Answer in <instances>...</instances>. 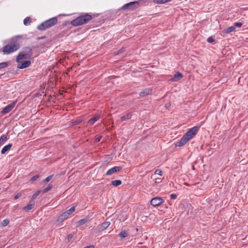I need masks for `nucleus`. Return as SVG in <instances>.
Wrapping results in <instances>:
<instances>
[{"label": "nucleus", "mask_w": 248, "mask_h": 248, "mask_svg": "<svg viewBox=\"0 0 248 248\" xmlns=\"http://www.w3.org/2000/svg\"><path fill=\"white\" fill-rule=\"evenodd\" d=\"M75 211V208L74 206L72 207L70 209H69L67 211L65 212V213L66 214L67 216L68 217L70 215L73 213Z\"/></svg>", "instance_id": "obj_26"}, {"label": "nucleus", "mask_w": 248, "mask_h": 248, "mask_svg": "<svg viewBox=\"0 0 248 248\" xmlns=\"http://www.w3.org/2000/svg\"><path fill=\"white\" fill-rule=\"evenodd\" d=\"M92 19V16L88 13H86L72 20L70 24L73 26L77 27L86 24Z\"/></svg>", "instance_id": "obj_2"}, {"label": "nucleus", "mask_w": 248, "mask_h": 248, "mask_svg": "<svg viewBox=\"0 0 248 248\" xmlns=\"http://www.w3.org/2000/svg\"><path fill=\"white\" fill-rule=\"evenodd\" d=\"M57 18L54 17L40 24L37 26V28L40 31H44L54 26L57 23Z\"/></svg>", "instance_id": "obj_4"}, {"label": "nucleus", "mask_w": 248, "mask_h": 248, "mask_svg": "<svg viewBox=\"0 0 248 248\" xmlns=\"http://www.w3.org/2000/svg\"><path fill=\"white\" fill-rule=\"evenodd\" d=\"M139 6V2L138 1H132L125 4L123 6L122 9L123 10H134Z\"/></svg>", "instance_id": "obj_5"}, {"label": "nucleus", "mask_w": 248, "mask_h": 248, "mask_svg": "<svg viewBox=\"0 0 248 248\" xmlns=\"http://www.w3.org/2000/svg\"><path fill=\"white\" fill-rule=\"evenodd\" d=\"M153 1L156 4H163V0H153Z\"/></svg>", "instance_id": "obj_35"}, {"label": "nucleus", "mask_w": 248, "mask_h": 248, "mask_svg": "<svg viewBox=\"0 0 248 248\" xmlns=\"http://www.w3.org/2000/svg\"><path fill=\"white\" fill-rule=\"evenodd\" d=\"M235 30V26H231L224 29L223 32L225 33H230Z\"/></svg>", "instance_id": "obj_20"}, {"label": "nucleus", "mask_w": 248, "mask_h": 248, "mask_svg": "<svg viewBox=\"0 0 248 248\" xmlns=\"http://www.w3.org/2000/svg\"><path fill=\"white\" fill-rule=\"evenodd\" d=\"M100 118V115L99 114H96L94 117H92L88 121V124L90 125H92Z\"/></svg>", "instance_id": "obj_15"}, {"label": "nucleus", "mask_w": 248, "mask_h": 248, "mask_svg": "<svg viewBox=\"0 0 248 248\" xmlns=\"http://www.w3.org/2000/svg\"><path fill=\"white\" fill-rule=\"evenodd\" d=\"M32 55V50L31 47H25L23 49L22 53H19L16 57V62L21 63L22 59H30Z\"/></svg>", "instance_id": "obj_3"}, {"label": "nucleus", "mask_w": 248, "mask_h": 248, "mask_svg": "<svg viewBox=\"0 0 248 248\" xmlns=\"http://www.w3.org/2000/svg\"><path fill=\"white\" fill-rule=\"evenodd\" d=\"M162 179L159 178H155V185H156L157 184L160 183L162 182Z\"/></svg>", "instance_id": "obj_34"}, {"label": "nucleus", "mask_w": 248, "mask_h": 248, "mask_svg": "<svg viewBox=\"0 0 248 248\" xmlns=\"http://www.w3.org/2000/svg\"><path fill=\"white\" fill-rule=\"evenodd\" d=\"M52 187V185L51 184H49L46 188H44L43 190H42V192H43V193H46L47 192L51 190Z\"/></svg>", "instance_id": "obj_27"}, {"label": "nucleus", "mask_w": 248, "mask_h": 248, "mask_svg": "<svg viewBox=\"0 0 248 248\" xmlns=\"http://www.w3.org/2000/svg\"><path fill=\"white\" fill-rule=\"evenodd\" d=\"M8 62H3L0 63V71L4 68L7 67L8 66Z\"/></svg>", "instance_id": "obj_29"}, {"label": "nucleus", "mask_w": 248, "mask_h": 248, "mask_svg": "<svg viewBox=\"0 0 248 248\" xmlns=\"http://www.w3.org/2000/svg\"><path fill=\"white\" fill-rule=\"evenodd\" d=\"M31 22V18L30 17H27L24 20V24L26 26L29 25L30 24Z\"/></svg>", "instance_id": "obj_28"}, {"label": "nucleus", "mask_w": 248, "mask_h": 248, "mask_svg": "<svg viewBox=\"0 0 248 248\" xmlns=\"http://www.w3.org/2000/svg\"><path fill=\"white\" fill-rule=\"evenodd\" d=\"M68 217V216H67L66 214H65V212L63 213L56 219V223L57 224V225H59L61 223H62Z\"/></svg>", "instance_id": "obj_12"}, {"label": "nucleus", "mask_w": 248, "mask_h": 248, "mask_svg": "<svg viewBox=\"0 0 248 248\" xmlns=\"http://www.w3.org/2000/svg\"><path fill=\"white\" fill-rule=\"evenodd\" d=\"M88 220H89V219L88 218H84L81 219L77 222L78 225V226L82 225L85 224L86 222H87Z\"/></svg>", "instance_id": "obj_22"}, {"label": "nucleus", "mask_w": 248, "mask_h": 248, "mask_svg": "<svg viewBox=\"0 0 248 248\" xmlns=\"http://www.w3.org/2000/svg\"><path fill=\"white\" fill-rule=\"evenodd\" d=\"M21 36L17 35L11 38L8 44L2 48L4 54H10L17 51L20 47Z\"/></svg>", "instance_id": "obj_1"}, {"label": "nucleus", "mask_w": 248, "mask_h": 248, "mask_svg": "<svg viewBox=\"0 0 248 248\" xmlns=\"http://www.w3.org/2000/svg\"><path fill=\"white\" fill-rule=\"evenodd\" d=\"M122 184L121 180H117L111 181V185L114 186H117L120 185Z\"/></svg>", "instance_id": "obj_24"}, {"label": "nucleus", "mask_w": 248, "mask_h": 248, "mask_svg": "<svg viewBox=\"0 0 248 248\" xmlns=\"http://www.w3.org/2000/svg\"><path fill=\"white\" fill-rule=\"evenodd\" d=\"M242 25V23H241V22H236L234 24V25L233 26H235V27H241V26Z\"/></svg>", "instance_id": "obj_36"}, {"label": "nucleus", "mask_w": 248, "mask_h": 248, "mask_svg": "<svg viewBox=\"0 0 248 248\" xmlns=\"http://www.w3.org/2000/svg\"><path fill=\"white\" fill-rule=\"evenodd\" d=\"M101 138H102L101 136H99V137H96L94 139V142H95V143L98 142L99 141H100V140H101Z\"/></svg>", "instance_id": "obj_38"}, {"label": "nucleus", "mask_w": 248, "mask_h": 248, "mask_svg": "<svg viewBox=\"0 0 248 248\" xmlns=\"http://www.w3.org/2000/svg\"><path fill=\"white\" fill-rule=\"evenodd\" d=\"M110 224V222L106 221L98 225L97 228L99 231H103L108 228Z\"/></svg>", "instance_id": "obj_13"}, {"label": "nucleus", "mask_w": 248, "mask_h": 248, "mask_svg": "<svg viewBox=\"0 0 248 248\" xmlns=\"http://www.w3.org/2000/svg\"><path fill=\"white\" fill-rule=\"evenodd\" d=\"M171 0H163V4L171 1Z\"/></svg>", "instance_id": "obj_44"}, {"label": "nucleus", "mask_w": 248, "mask_h": 248, "mask_svg": "<svg viewBox=\"0 0 248 248\" xmlns=\"http://www.w3.org/2000/svg\"><path fill=\"white\" fill-rule=\"evenodd\" d=\"M122 169V167L120 166H115L110 169H109L106 173L107 175H111L114 173H115L119 171H120Z\"/></svg>", "instance_id": "obj_9"}, {"label": "nucleus", "mask_w": 248, "mask_h": 248, "mask_svg": "<svg viewBox=\"0 0 248 248\" xmlns=\"http://www.w3.org/2000/svg\"><path fill=\"white\" fill-rule=\"evenodd\" d=\"M128 235V233H127V232L125 231V230H123L119 234V236L121 238H125L126 237H127Z\"/></svg>", "instance_id": "obj_23"}, {"label": "nucleus", "mask_w": 248, "mask_h": 248, "mask_svg": "<svg viewBox=\"0 0 248 248\" xmlns=\"http://www.w3.org/2000/svg\"><path fill=\"white\" fill-rule=\"evenodd\" d=\"M132 114L131 113H128L126 115L122 116L121 117V119L122 121H126L127 120L130 119L131 118Z\"/></svg>", "instance_id": "obj_19"}, {"label": "nucleus", "mask_w": 248, "mask_h": 248, "mask_svg": "<svg viewBox=\"0 0 248 248\" xmlns=\"http://www.w3.org/2000/svg\"><path fill=\"white\" fill-rule=\"evenodd\" d=\"M199 126H194L189 129L187 132L184 135L188 140H190L192 139L197 133L199 129Z\"/></svg>", "instance_id": "obj_6"}, {"label": "nucleus", "mask_w": 248, "mask_h": 248, "mask_svg": "<svg viewBox=\"0 0 248 248\" xmlns=\"http://www.w3.org/2000/svg\"><path fill=\"white\" fill-rule=\"evenodd\" d=\"M7 140V136L6 135H2L0 138V145H3Z\"/></svg>", "instance_id": "obj_21"}, {"label": "nucleus", "mask_w": 248, "mask_h": 248, "mask_svg": "<svg viewBox=\"0 0 248 248\" xmlns=\"http://www.w3.org/2000/svg\"><path fill=\"white\" fill-rule=\"evenodd\" d=\"M12 146V144L9 143L7 145L5 146L1 150V153L2 154H5L6 152L10 150Z\"/></svg>", "instance_id": "obj_18"}, {"label": "nucleus", "mask_w": 248, "mask_h": 248, "mask_svg": "<svg viewBox=\"0 0 248 248\" xmlns=\"http://www.w3.org/2000/svg\"><path fill=\"white\" fill-rule=\"evenodd\" d=\"M53 175H50L48 176H47L44 181V182L45 183H48L49 181L51 180V179L53 178Z\"/></svg>", "instance_id": "obj_32"}, {"label": "nucleus", "mask_w": 248, "mask_h": 248, "mask_svg": "<svg viewBox=\"0 0 248 248\" xmlns=\"http://www.w3.org/2000/svg\"><path fill=\"white\" fill-rule=\"evenodd\" d=\"M39 177V174H36L35 175H34L33 177H32L31 179H30V181L31 182V183H33L35 181H36L38 178Z\"/></svg>", "instance_id": "obj_31"}, {"label": "nucleus", "mask_w": 248, "mask_h": 248, "mask_svg": "<svg viewBox=\"0 0 248 248\" xmlns=\"http://www.w3.org/2000/svg\"><path fill=\"white\" fill-rule=\"evenodd\" d=\"M152 92L151 88H146L140 93V97H144L147 95L151 94Z\"/></svg>", "instance_id": "obj_14"}, {"label": "nucleus", "mask_w": 248, "mask_h": 248, "mask_svg": "<svg viewBox=\"0 0 248 248\" xmlns=\"http://www.w3.org/2000/svg\"><path fill=\"white\" fill-rule=\"evenodd\" d=\"M170 197L171 199H175L177 198V195L175 194H171Z\"/></svg>", "instance_id": "obj_40"}, {"label": "nucleus", "mask_w": 248, "mask_h": 248, "mask_svg": "<svg viewBox=\"0 0 248 248\" xmlns=\"http://www.w3.org/2000/svg\"><path fill=\"white\" fill-rule=\"evenodd\" d=\"M41 192H42V190H39L36 191L34 193V194L32 196L31 200H33V201H34L35 199L40 194Z\"/></svg>", "instance_id": "obj_25"}, {"label": "nucleus", "mask_w": 248, "mask_h": 248, "mask_svg": "<svg viewBox=\"0 0 248 248\" xmlns=\"http://www.w3.org/2000/svg\"><path fill=\"white\" fill-rule=\"evenodd\" d=\"M189 140L184 135L180 140L177 141L175 146L178 147H181L185 145Z\"/></svg>", "instance_id": "obj_11"}, {"label": "nucleus", "mask_w": 248, "mask_h": 248, "mask_svg": "<svg viewBox=\"0 0 248 248\" xmlns=\"http://www.w3.org/2000/svg\"><path fill=\"white\" fill-rule=\"evenodd\" d=\"M123 52V50H122V49H119V50L117 51V52L116 54H117V55H118V54H120V53H121V52Z\"/></svg>", "instance_id": "obj_43"}, {"label": "nucleus", "mask_w": 248, "mask_h": 248, "mask_svg": "<svg viewBox=\"0 0 248 248\" xmlns=\"http://www.w3.org/2000/svg\"><path fill=\"white\" fill-rule=\"evenodd\" d=\"M16 104V102H13V103L8 105L6 106L1 111L2 114H6L10 111L15 106Z\"/></svg>", "instance_id": "obj_8"}, {"label": "nucleus", "mask_w": 248, "mask_h": 248, "mask_svg": "<svg viewBox=\"0 0 248 248\" xmlns=\"http://www.w3.org/2000/svg\"><path fill=\"white\" fill-rule=\"evenodd\" d=\"M155 174H157V175H162V174H163V172L160 170L157 169L155 171Z\"/></svg>", "instance_id": "obj_33"}, {"label": "nucleus", "mask_w": 248, "mask_h": 248, "mask_svg": "<svg viewBox=\"0 0 248 248\" xmlns=\"http://www.w3.org/2000/svg\"><path fill=\"white\" fill-rule=\"evenodd\" d=\"M163 202V200L162 198L155 197L151 200L150 203L153 206H157L161 205Z\"/></svg>", "instance_id": "obj_7"}, {"label": "nucleus", "mask_w": 248, "mask_h": 248, "mask_svg": "<svg viewBox=\"0 0 248 248\" xmlns=\"http://www.w3.org/2000/svg\"><path fill=\"white\" fill-rule=\"evenodd\" d=\"M207 41L209 43H212L215 41V39L212 36H211L207 38Z\"/></svg>", "instance_id": "obj_37"}, {"label": "nucleus", "mask_w": 248, "mask_h": 248, "mask_svg": "<svg viewBox=\"0 0 248 248\" xmlns=\"http://www.w3.org/2000/svg\"><path fill=\"white\" fill-rule=\"evenodd\" d=\"M73 235L71 234H69V235H68L67 236V239L68 240V241H70L71 239H72L73 238Z\"/></svg>", "instance_id": "obj_41"}, {"label": "nucleus", "mask_w": 248, "mask_h": 248, "mask_svg": "<svg viewBox=\"0 0 248 248\" xmlns=\"http://www.w3.org/2000/svg\"><path fill=\"white\" fill-rule=\"evenodd\" d=\"M94 246L93 245H90L88 246H86L83 248H94Z\"/></svg>", "instance_id": "obj_42"}, {"label": "nucleus", "mask_w": 248, "mask_h": 248, "mask_svg": "<svg viewBox=\"0 0 248 248\" xmlns=\"http://www.w3.org/2000/svg\"><path fill=\"white\" fill-rule=\"evenodd\" d=\"M9 222L10 221L8 219H5L2 221V222L1 223V225L3 227H5L8 225V224L9 223Z\"/></svg>", "instance_id": "obj_30"}, {"label": "nucleus", "mask_w": 248, "mask_h": 248, "mask_svg": "<svg viewBox=\"0 0 248 248\" xmlns=\"http://www.w3.org/2000/svg\"><path fill=\"white\" fill-rule=\"evenodd\" d=\"M31 64L30 61H26L22 62L21 60V63H18L17 67L19 69H24L29 67Z\"/></svg>", "instance_id": "obj_10"}, {"label": "nucleus", "mask_w": 248, "mask_h": 248, "mask_svg": "<svg viewBox=\"0 0 248 248\" xmlns=\"http://www.w3.org/2000/svg\"><path fill=\"white\" fill-rule=\"evenodd\" d=\"M35 205V202L33 200H31L29 202V203L25 207H23V210L26 211H28L31 209H32Z\"/></svg>", "instance_id": "obj_16"}, {"label": "nucleus", "mask_w": 248, "mask_h": 248, "mask_svg": "<svg viewBox=\"0 0 248 248\" xmlns=\"http://www.w3.org/2000/svg\"><path fill=\"white\" fill-rule=\"evenodd\" d=\"M21 196V193H18L15 196L14 199L15 200H16V199H18L19 198H20Z\"/></svg>", "instance_id": "obj_39"}, {"label": "nucleus", "mask_w": 248, "mask_h": 248, "mask_svg": "<svg viewBox=\"0 0 248 248\" xmlns=\"http://www.w3.org/2000/svg\"><path fill=\"white\" fill-rule=\"evenodd\" d=\"M183 77V75L181 73L178 72L174 75L173 78H172L173 81H176L178 80H180Z\"/></svg>", "instance_id": "obj_17"}]
</instances>
